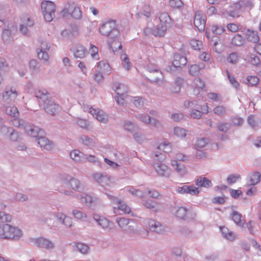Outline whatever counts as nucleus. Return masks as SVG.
Segmentation results:
<instances>
[{"mask_svg": "<svg viewBox=\"0 0 261 261\" xmlns=\"http://www.w3.org/2000/svg\"><path fill=\"white\" fill-rule=\"evenodd\" d=\"M110 48H112L114 52L117 51V47L118 49L122 48V45L121 43L118 41L114 40L111 44H109Z\"/></svg>", "mask_w": 261, "mask_h": 261, "instance_id": "69168bd1", "label": "nucleus"}, {"mask_svg": "<svg viewBox=\"0 0 261 261\" xmlns=\"http://www.w3.org/2000/svg\"><path fill=\"white\" fill-rule=\"evenodd\" d=\"M173 133L179 138H185L187 135V130L180 127L176 126L173 129Z\"/></svg>", "mask_w": 261, "mask_h": 261, "instance_id": "4c0bfd02", "label": "nucleus"}, {"mask_svg": "<svg viewBox=\"0 0 261 261\" xmlns=\"http://www.w3.org/2000/svg\"><path fill=\"white\" fill-rule=\"evenodd\" d=\"M17 95V92L14 88H6L3 94V100L7 103H10L16 98Z\"/></svg>", "mask_w": 261, "mask_h": 261, "instance_id": "4468645a", "label": "nucleus"}, {"mask_svg": "<svg viewBox=\"0 0 261 261\" xmlns=\"http://www.w3.org/2000/svg\"><path fill=\"white\" fill-rule=\"evenodd\" d=\"M72 213L75 218L83 221H86L87 218L86 214L76 209L73 210Z\"/></svg>", "mask_w": 261, "mask_h": 261, "instance_id": "58836bf2", "label": "nucleus"}, {"mask_svg": "<svg viewBox=\"0 0 261 261\" xmlns=\"http://www.w3.org/2000/svg\"><path fill=\"white\" fill-rule=\"evenodd\" d=\"M135 117L140 121L143 122L146 125L149 123L150 116L145 114H138L136 115Z\"/></svg>", "mask_w": 261, "mask_h": 261, "instance_id": "a18cd8bd", "label": "nucleus"}, {"mask_svg": "<svg viewBox=\"0 0 261 261\" xmlns=\"http://www.w3.org/2000/svg\"><path fill=\"white\" fill-rule=\"evenodd\" d=\"M153 168L158 175L168 177L170 174V170L168 167L162 163H154Z\"/></svg>", "mask_w": 261, "mask_h": 261, "instance_id": "9b49d317", "label": "nucleus"}, {"mask_svg": "<svg viewBox=\"0 0 261 261\" xmlns=\"http://www.w3.org/2000/svg\"><path fill=\"white\" fill-rule=\"evenodd\" d=\"M141 13L146 17L149 18L151 15V9L148 5L145 4L142 7Z\"/></svg>", "mask_w": 261, "mask_h": 261, "instance_id": "8fccbe9b", "label": "nucleus"}, {"mask_svg": "<svg viewBox=\"0 0 261 261\" xmlns=\"http://www.w3.org/2000/svg\"><path fill=\"white\" fill-rule=\"evenodd\" d=\"M121 59L123 67L127 70H128L130 68L132 65L127 55L126 54H123L121 56Z\"/></svg>", "mask_w": 261, "mask_h": 261, "instance_id": "a19ab883", "label": "nucleus"}, {"mask_svg": "<svg viewBox=\"0 0 261 261\" xmlns=\"http://www.w3.org/2000/svg\"><path fill=\"white\" fill-rule=\"evenodd\" d=\"M206 111L204 113L207 114L208 112V107L206 105ZM203 113L201 112L200 111L196 109L192 108L190 111V116L193 119H200Z\"/></svg>", "mask_w": 261, "mask_h": 261, "instance_id": "f704fd0d", "label": "nucleus"}, {"mask_svg": "<svg viewBox=\"0 0 261 261\" xmlns=\"http://www.w3.org/2000/svg\"><path fill=\"white\" fill-rule=\"evenodd\" d=\"M41 106L46 113L51 115H55L59 108V106L56 105L52 99L47 101Z\"/></svg>", "mask_w": 261, "mask_h": 261, "instance_id": "2eb2a0df", "label": "nucleus"}, {"mask_svg": "<svg viewBox=\"0 0 261 261\" xmlns=\"http://www.w3.org/2000/svg\"><path fill=\"white\" fill-rule=\"evenodd\" d=\"M158 149L162 150L164 152H168L171 151V147L169 143H162L158 147Z\"/></svg>", "mask_w": 261, "mask_h": 261, "instance_id": "0e129e2a", "label": "nucleus"}, {"mask_svg": "<svg viewBox=\"0 0 261 261\" xmlns=\"http://www.w3.org/2000/svg\"><path fill=\"white\" fill-rule=\"evenodd\" d=\"M30 242L38 247L46 250L52 249L55 247L54 243L50 240L43 237L31 238Z\"/></svg>", "mask_w": 261, "mask_h": 261, "instance_id": "423d86ee", "label": "nucleus"}, {"mask_svg": "<svg viewBox=\"0 0 261 261\" xmlns=\"http://www.w3.org/2000/svg\"><path fill=\"white\" fill-rule=\"evenodd\" d=\"M41 7L45 20L50 22L55 17V5L52 2L45 1L41 3Z\"/></svg>", "mask_w": 261, "mask_h": 261, "instance_id": "7ed1b4c3", "label": "nucleus"}, {"mask_svg": "<svg viewBox=\"0 0 261 261\" xmlns=\"http://www.w3.org/2000/svg\"><path fill=\"white\" fill-rule=\"evenodd\" d=\"M152 71L155 74V75L154 76L153 75H151L150 77L152 79V81L154 82H158L160 81L163 78L162 72L156 69L152 70Z\"/></svg>", "mask_w": 261, "mask_h": 261, "instance_id": "6e6d98bb", "label": "nucleus"}, {"mask_svg": "<svg viewBox=\"0 0 261 261\" xmlns=\"http://www.w3.org/2000/svg\"><path fill=\"white\" fill-rule=\"evenodd\" d=\"M221 231L226 239L232 241L234 239V234L232 232L228 230V229L225 227H220Z\"/></svg>", "mask_w": 261, "mask_h": 261, "instance_id": "72a5a7b5", "label": "nucleus"}, {"mask_svg": "<svg viewBox=\"0 0 261 261\" xmlns=\"http://www.w3.org/2000/svg\"><path fill=\"white\" fill-rule=\"evenodd\" d=\"M14 199L17 201L24 202L28 199V197L27 195L21 193H16L15 194Z\"/></svg>", "mask_w": 261, "mask_h": 261, "instance_id": "680f3d73", "label": "nucleus"}, {"mask_svg": "<svg viewBox=\"0 0 261 261\" xmlns=\"http://www.w3.org/2000/svg\"><path fill=\"white\" fill-rule=\"evenodd\" d=\"M116 203L118 204V210L121 211L124 214H129L131 212L130 208L123 201L116 199Z\"/></svg>", "mask_w": 261, "mask_h": 261, "instance_id": "2f4dec72", "label": "nucleus"}, {"mask_svg": "<svg viewBox=\"0 0 261 261\" xmlns=\"http://www.w3.org/2000/svg\"><path fill=\"white\" fill-rule=\"evenodd\" d=\"M143 204L147 208L152 211L155 210L156 203L155 201L151 199H148L147 200L144 201L143 202Z\"/></svg>", "mask_w": 261, "mask_h": 261, "instance_id": "09e8293b", "label": "nucleus"}, {"mask_svg": "<svg viewBox=\"0 0 261 261\" xmlns=\"http://www.w3.org/2000/svg\"><path fill=\"white\" fill-rule=\"evenodd\" d=\"M77 250L82 254H87L89 251V247L83 243H77L75 244Z\"/></svg>", "mask_w": 261, "mask_h": 261, "instance_id": "37998d69", "label": "nucleus"}, {"mask_svg": "<svg viewBox=\"0 0 261 261\" xmlns=\"http://www.w3.org/2000/svg\"><path fill=\"white\" fill-rule=\"evenodd\" d=\"M5 113L13 118L18 117L19 113L17 108L15 106H8L5 108Z\"/></svg>", "mask_w": 261, "mask_h": 261, "instance_id": "c756f323", "label": "nucleus"}, {"mask_svg": "<svg viewBox=\"0 0 261 261\" xmlns=\"http://www.w3.org/2000/svg\"><path fill=\"white\" fill-rule=\"evenodd\" d=\"M1 37L5 43H10L13 41L11 31L8 29H5L3 30Z\"/></svg>", "mask_w": 261, "mask_h": 261, "instance_id": "a878e982", "label": "nucleus"}, {"mask_svg": "<svg viewBox=\"0 0 261 261\" xmlns=\"http://www.w3.org/2000/svg\"><path fill=\"white\" fill-rule=\"evenodd\" d=\"M72 50L75 58L81 59L85 57L87 49L82 44H78L75 45Z\"/></svg>", "mask_w": 261, "mask_h": 261, "instance_id": "412c9836", "label": "nucleus"}, {"mask_svg": "<svg viewBox=\"0 0 261 261\" xmlns=\"http://www.w3.org/2000/svg\"><path fill=\"white\" fill-rule=\"evenodd\" d=\"M35 96L39 99V103L40 105H42V104L51 99L48 92L45 89L36 90L35 92Z\"/></svg>", "mask_w": 261, "mask_h": 261, "instance_id": "f3484780", "label": "nucleus"}, {"mask_svg": "<svg viewBox=\"0 0 261 261\" xmlns=\"http://www.w3.org/2000/svg\"><path fill=\"white\" fill-rule=\"evenodd\" d=\"M80 139L84 144L88 146H93L95 144L94 140L87 136L83 135L81 137Z\"/></svg>", "mask_w": 261, "mask_h": 261, "instance_id": "79ce46f5", "label": "nucleus"}, {"mask_svg": "<svg viewBox=\"0 0 261 261\" xmlns=\"http://www.w3.org/2000/svg\"><path fill=\"white\" fill-rule=\"evenodd\" d=\"M218 130L221 132L226 133L231 128V124L227 122H218L217 124Z\"/></svg>", "mask_w": 261, "mask_h": 261, "instance_id": "ea45409f", "label": "nucleus"}, {"mask_svg": "<svg viewBox=\"0 0 261 261\" xmlns=\"http://www.w3.org/2000/svg\"><path fill=\"white\" fill-rule=\"evenodd\" d=\"M187 63V60L186 57L179 54H175L174 55L172 65L174 68H181L185 66Z\"/></svg>", "mask_w": 261, "mask_h": 261, "instance_id": "6ab92c4d", "label": "nucleus"}, {"mask_svg": "<svg viewBox=\"0 0 261 261\" xmlns=\"http://www.w3.org/2000/svg\"><path fill=\"white\" fill-rule=\"evenodd\" d=\"M245 35L246 39L250 42L257 43L259 40V37L256 32L248 29Z\"/></svg>", "mask_w": 261, "mask_h": 261, "instance_id": "bb28decb", "label": "nucleus"}, {"mask_svg": "<svg viewBox=\"0 0 261 261\" xmlns=\"http://www.w3.org/2000/svg\"><path fill=\"white\" fill-rule=\"evenodd\" d=\"M93 218L103 229H108L109 231L112 230V228L109 227L110 221L105 217L97 214H93Z\"/></svg>", "mask_w": 261, "mask_h": 261, "instance_id": "a211bd4d", "label": "nucleus"}, {"mask_svg": "<svg viewBox=\"0 0 261 261\" xmlns=\"http://www.w3.org/2000/svg\"><path fill=\"white\" fill-rule=\"evenodd\" d=\"M12 128L3 124L0 126V134L4 137L8 136Z\"/></svg>", "mask_w": 261, "mask_h": 261, "instance_id": "5fc2aeb1", "label": "nucleus"}, {"mask_svg": "<svg viewBox=\"0 0 261 261\" xmlns=\"http://www.w3.org/2000/svg\"><path fill=\"white\" fill-rule=\"evenodd\" d=\"M97 67L99 68L103 72H107L110 71V67L109 64L106 61H100L97 65Z\"/></svg>", "mask_w": 261, "mask_h": 261, "instance_id": "49530a36", "label": "nucleus"}, {"mask_svg": "<svg viewBox=\"0 0 261 261\" xmlns=\"http://www.w3.org/2000/svg\"><path fill=\"white\" fill-rule=\"evenodd\" d=\"M176 192L180 194H189L191 195H197L199 191L198 188L192 185H184L182 187H178L176 189Z\"/></svg>", "mask_w": 261, "mask_h": 261, "instance_id": "ddd939ff", "label": "nucleus"}, {"mask_svg": "<svg viewBox=\"0 0 261 261\" xmlns=\"http://www.w3.org/2000/svg\"><path fill=\"white\" fill-rule=\"evenodd\" d=\"M165 159L166 155L164 153L157 152L155 153L154 160L156 161L155 163H162Z\"/></svg>", "mask_w": 261, "mask_h": 261, "instance_id": "338daca9", "label": "nucleus"}, {"mask_svg": "<svg viewBox=\"0 0 261 261\" xmlns=\"http://www.w3.org/2000/svg\"><path fill=\"white\" fill-rule=\"evenodd\" d=\"M36 140L40 147L43 149L51 150L54 148L53 142L43 136V135H40L38 137Z\"/></svg>", "mask_w": 261, "mask_h": 261, "instance_id": "dca6fc26", "label": "nucleus"}, {"mask_svg": "<svg viewBox=\"0 0 261 261\" xmlns=\"http://www.w3.org/2000/svg\"><path fill=\"white\" fill-rule=\"evenodd\" d=\"M196 185L198 187L209 188L212 186L211 181L206 177H199L196 180Z\"/></svg>", "mask_w": 261, "mask_h": 261, "instance_id": "c85d7f7f", "label": "nucleus"}, {"mask_svg": "<svg viewBox=\"0 0 261 261\" xmlns=\"http://www.w3.org/2000/svg\"><path fill=\"white\" fill-rule=\"evenodd\" d=\"M148 226L149 229L153 232L162 234L166 231V226L160 222L150 219L148 221Z\"/></svg>", "mask_w": 261, "mask_h": 261, "instance_id": "0eeeda50", "label": "nucleus"}, {"mask_svg": "<svg viewBox=\"0 0 261 261\" xmlns=\"http://www.w3.org/2000/svg\"><path fill=\"white\" fill-rule=\"evenodd\" d=\"M113 88L115 89L117 94L120 96H124L128 91L127 87L121 83H115L113 85Z\"/></svg>", "mask_w": 261, "mask_h": 261, "instance_id": "393cba45", "label": "nucleus"}, {"mask_svg": "<svg viewBox=\"0 0 261 261\" xmlns=\"http://www.w3.org/2000/svg\"><path fill=\"white\" fill-rule=\"evenodd\" d=\"M205 64L203 62L199 63L198 64H192L189 66V72L193 76L198 75L201 69H204Z\"/></svg>", "mask_w": 261, "mask_h": 261, "instance_id": "4be33fe9", "label": "nucleus"}, {"mask_svg": "<svg viewBox=\"0 0 261 261\" xmlns=\"http://www.w3.org/2000/svg\"><path fill=\"white\" fill-rule=\"evenodd\" d=\"M159 19L160 23H163L166 25L169 24L171 21V18L169 14L167 12H163L161 13Z\"/></svg>", "mask_w": 261, "mask_h": 261, "instance_id": "c03bdc74", "label": "nucleus"}, {"mask_svg": "<svg viewBox=\"0 0 261 261\" xmlns=\"http://www.w3.org/2000/svg\"><path fill=\"white\" fill-rule=\"evenodd\" d=\"M111 183V177L107 175H103L99 182V184L102 186H110Z\"/></svg>", "mask_w": 261, "mask_h": 261, "instance_id": "774afa93", "label": "nucleus"}, {"mask_svg": "<svg viewBox=\"0 0 261 261\" xmlns=\"http://www.w3.org/2000/svg\"><path fill=\"white\" fill-rule=\"evenodd\" d=\"M167 28V25L160 23L156 28L152 30V33L155 36H163L166 32Z\"/></svg>", "mask_w": 261, "mask_h": 261, "instance_id": "b1692460", "label": "nucleus"}, {"mask_svg": "<svg viewBox=\"0 0 261 261\" xmlns=\"http://www.w3.org/2000/svg\"><path fill=\"white\" fill-rule=\"evenodd\" d=\"M251 6L252 3L250 1H240L234 4L233 9L241 13L246 7H250Z\"/></svg>", "mask_w": 261, "mask_h": 261, "instance_id": "cd10ccee", "label": "nucleus"}, {"mask_svg": "<svg viewBox=\"0 0 261 261\" xmlns=\"http://www.w3.org/2000/svg\"><path fill=\"white\" fill-rule=\"evenodd\" d=\"M208 142V139L205 138H201L197 140L195 143L196 148H201L204 147Z\"/></svg>", "mask_w": 261, "mask_h": 261, "instance_id": "603ef678", "label": "nucleus"}, {"mask_svg": "<svg viewBox=\"0 0 261 261\" xmlns=\"http://www.w3.org/2000/svg\"><path fill=\"white\" fill-rule=\"evenodd\" d=\"M232 219L234 222L239 226H242L243 224L241 217L242 216L240 214L236 211H233L231 215Z\"/></svg>", "mask_w": 261, "mask_h": 261, "instance_id": "de8ad7c7", "label": "nucleus"}, {"mask_svg": "<svg viewBox=\"0 0 261 261\" xmlns=\"http://www.w3.org/2000/svg\"><path fill=\"white\" fill-rule=\"evenodd\" d=\"M171 213L180 219H185L187 216V209L184 206H174L171 208Z\"/></svg>", "mask_w": 261, "mask_h": 261, "instance_id": "aec40b11", "label": "nucleus"}, {"mask_svg": "<svg viewBox=\"0 0 261 261\" xmlns=\"http://www.w3.org/2000/svg\"><path fill=\"white\" fill-rule=\"evenodd\" d=\"M116 222L121 230L126 234H135L138 232L137 224L134 219L117 217Z\"/></svg>", "mask_w": 261, "mask_h": 261, "instance_id": "f03ea898", "label": "nucleus"}, {"mask_svg": "<svg viewBox=\"0 0 261 261\" xmlns=\"http://www.w3.org/2000/svg\"><path fill=\"white\" fill-rule=\"evenodd\" d=\"M8 137L10 140L14 142L18 141L20 139L19 133L13 128L10 132Z\"/></svg>", "mask_w": 261, "mask_h": 261, "instance_id": "13d9d810", "label": "nucleus"}, {"mask_svg": "<svg viewBox=\"0 0 261 261\" xmlns=\"http://www.w3.org/2000/svg\"><path fill=\"white\" fill-rule=\"evenodd\" d=\"M99 32L102 35L112 39L116 38L119 34L118 30L116 28L115 21L113 20L103 23L99 28Z\"/></svg>", "mask_w": 261, "mask_h": 261, "instance_id": "20e7f679", "label": "nucleus"}, {"mask_svg": "<svg viewBox=\"0 0 261 261\" xmlns=\"http://www.w3.org/2000/svg\"><path fill=\"white\" fill-rule=\"evenodd\" d=\"M12 220L11 215L0 211V239L17 241L23 236L22 231L19 228L8 223Z\"/></svg>", "mask_w": 261, "mask_h": 261, "instance_id": "f257e3e1", "label": "nucleus"}, {"mask_svg": "<svg viewBox=\"0 0 261 261\" xmlns=\"http://www.w3.org/2000/svg\"><path fill=\"white\" fill-rule=\"evenodd\" d=\"M131 101L136 108L141 109L144 106L145 99L142 97L136 96L132 99Z\"/></svg>", "mask_w": 261, "mask_h": 261, "instance_id": "c9c22d12", "label": "nucleus"}, {"mask_svg": "<svg viewBox=\"0 0 261 261\" xmlns=\"http://www.w3.org/2000/svg\"><path fill=\"white\" fill-rule=\"evenodd\" d=\"M171 118L175 122L181 121L185 119L184 115L181 113H173L171 115Z\"/></svg>", "mask_w": 261, "mask_h": 261, "instance_id": "052dcab7", "label": "nucleus"}, {"mask_svg": "<svg viewBox=\"0 0 261 261\" xmlns=\"http://www.w3.org/2000/svg\"><path fill=\"white\" fill-rule=\"evenodd\" d=\"M61 180L65 183H69L71 188L75 190L80 191L82 185L80 181L68 175H62Z\"/></svg>", "mask_w": 261, "mask_h": 261, "instance_id": "f8f14e48", "label": "nucleus"}, {"mask_svg": "<svg viewBox=\"0 0 261 261\" xmlns=\"http://www.w3.org/2000/svg\"><path fill=\"white\" fill-rule=\"evenodd\" d=\"M39 49H37L38 57L39 59L43 60L44 62L48 61L49 56L48 53L45 50H40L38 51Z\"/></svg>", "mask_w": 261, "mask_h": 261, "instance_id": "bf43d9fd", "label": "nucleus"}, {"mask_svg": "<svg viewBox=\"0 0 261 261\" xmlns=\"http://www.w3.org/2000/svg\"><path fill=\"white\" fill-rule=\"evenodd\" d=\"M225 31L224 28L221 25L213 26L212 28V32L216 35H220Z\"/></svg>", "mask_w": 261, "mask_h": 261, "instance_id": "e2e57ef3", "label": "nucleus"}, {"mask_svg": "<svg viewBox=\"0 0 261 261\" xmlns=\"http://www.w3.org/2000/svg\"><path fill=\"white\" fill-rule=\"evenodd\" d=\"M245 39L240 34L235 35L231 39V44L236 46H241L245 42Z\"/></svg>", "mask_w": 261, "mask_h": 261, "instance_id": "7c9ffc66", "label": "nucleus"}, {"mask_svg": "<svg viewBox=\"0 0 261 261\" xmlns=\"http://www.w3.org/2000/svg\"><path fill=\"white\" fill-rule=\"evenodd\" d=\"M214 113L218 116H222L226 113V108L223 106H217L214 109Z\"/></svg>", "mask_w": 261, "mask_h": 261, "instance_id": "4d7b16f0", "label": "nucleus"}, {"mask_svg": "<svg viewBox=\"0 0 261 261\" xmlns=\"http://www.w3.org/2000/svg\"><path fill=\"white\" fill-rule=\"evenodd\" d=\"M123 126L125 130L130 133L134 132L136 128H137V125H136L132 122L128 120H126L123 122Z\"/></svg>", "mask_w": 261, "mask_h": 261, "instance_id": "e433bc0d", "label": "nucleus"}, {"mask_svg": "<svg viewBox=\"0 0 261 261\" xmlns=\"http://www.w3.org/2000/svg\"><path fill=\"white\" fill-rule=\"evenodd\" d=\"M64 16L69 14L71 16L76 19H80L82 17V11L80 8L76 7L74 2H67L65 5L64 10L62 11Z\"/></svg>", "mask_w": 261, "mask_h": 261, "instance_id": "39448f33", "label": "nucleus"}, {"mask_svg": "<svg viewBox=\"0 0 261 261\" xmlns=\"http://www.w3.org/2000/svg\"><path fill=\"white\" fill-rule=\"evenodd\" d=\"M89 112L99 122L107 123L109 121V115L103 110L95 109L92 108L89 109Z\"/></svg>", "mask_w": 261, "mask_h": 261, "instance_id": "1a4fd4ad", "label": "nucleus"}, {"mask_svg": "<svg viewBox=\"0 0 261 261\" xmlns=\"http://www.w3.org/2000/svg\"><path fill=\"white\" fill-rule=\"evenodd\" d=\"M261 180V174L258 172H254L250 176V185H255L258 184Z\"/></svg>", "mask_w": 261, "mask_h": 261, "instance_id": "473e14b6", "label": "nucleus"}, {"mask_svg": "<svg viewBox=\"0 0 261 261\" xmlns=\"http://www.w3.org/2000/svg\"><path fill=\"white\" fill-rule=\"evenodd\" d=\"M227 61L231 64H236L239 61V56L237 53H232L227 57Z\"/></svg>", "mask_w": 261, "mask_h": 261, "instance_id": "864d4df0", "label": "nucleus"}, {"mask_svg": "<svg viewBox=\"0 0 261 261\" xmlns=\"http://www.w3.org/2000/svg\"><path fill=\"white\" fill-rule=\"evenodd\" d=\"M23 129L28 135L35 138H37L40 135H43L44 134L43 130L38 126L31 125L28 122H27L24 125Z\"/></svg>", "mask_w": 261, "mask_h": 261, "instance_id": "6e6552de", "label": "nucleus"}, {"mask_svg": "<svg viewBox=\"0 0 261 261\" xmlns=\"http://www.w3.org/2000/svg\"><path fill=\"white\" fill-rule=\"evenodd\" d=\"M194 24L200 32L204 30L205 25V17L199 11L196 12L194 19Z\"/></svg>", "mask_w": 261, "mask_h": 261, "instance_id": "9d476101", "label": "nucleus"}, {"mask_svg": "<svg viewBox=\"0 0 261 261\" xmlns=\"http://www.w3.org/2000/svg\"><path fill=\"white\" fill-rule=\"evenodd\" d=\"M27 122H25L23 120L19 119L18 117L14 118L12 121V124L17 127L24 128V125H25Z\"/></svg>", "mask_w": 261, "mask_h": 261, "instance_id": "3c124183", "label": "nucleus"}, {"mask_svg": "<svg viewBox=\"0 0 261 261\" xmlns=\"http://www.w3.org/2000/svg\"><path fill=\"white\" fill-rule=\"evenodd\" d=\"M70 158L76 162H85V154L78 150H74L70 153Z\"/></svg>", "mask_w": 261, "mask_h": 261, "instance_id": "5701e85b", "label": "nucleus"}]
</instances>
